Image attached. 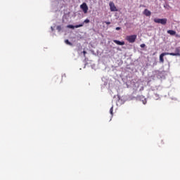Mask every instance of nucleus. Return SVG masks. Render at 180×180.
<instances>
[{
  "label": "nucleus",
  "mask_w": 180,
  "mask_h": 180,
  "mask_svg": "<svg viewBox=\"0 0 180 180\" xmlns=\"http://www.w3.org/2000/svg\"><path fill=\"white\" fill-rule=\"evenodd\" d=\"M82 26H84V23H82L80 25H67V27L68 29H78V27H82Z\"/></svg>",
  "instance_id": "obj_6"
},
{
  "label": "nucleus",
  "mask_w": 180,
  "mask_h": 180,
  "mask_svg": "<svg viewBox=\"0 0 180 180\" xmlns=\"http://www.w3.org/2000/svg\"><path fill=\"white\" fill-rule=\"evenodd\" d=\"M110 115H112V116H113V106H112L110 109Z\"/></svg>",
  "instance_id": "obj_11"
},
{
  "label": "nucleus",
  "mask_w": 180,
  "mask_h": 180,
  "mask_svg": "<svg viewBox=\"0 0 180 180\" xmlns=\"http://www.w3.org/2000/svg\"><path fill=\"white\" fill-rule=\"evenodd\" d=\"M120 29H121V28H120V27H117L115 28L116 30H120Z\"/></svg>",
  "instance_id": "obj_18"
},
{
  "label": "nucleus",
  "mask_w": 180,
  "mask_h": 180,
  "mask_svg": "<svg viewBox=\"0 0 180 180\" xmlns=\"http://www.w3.org/2000/svg\"><path fill=\"white\" fill-rule=\"evenodd\" d=\"M67 77V75H65V74H63L62 75V79H64V78H66Z\"/></svg>",
  "instance_id": "obj_14"
},
{
  "label": "nucleus",
  "mask_w": 180,
  "mask_h": 180,
  "mask_svg": "<svg viewBox=\"0 0 180 180\" xmlns=\"http://www.w3.org/2000/svg\"><path fill=\"white\" fill-rule=\"evenodd\" d=\"M89 19H86V20H84V21L82 22L83 23V25L84 24V23H89Z\"/></svg>",
  "instance_id": "obj_12"
},
{
  "label": "nucleus",
  "mask_w": 180,
  "mask_h": 180,
  "mask_svg": "<svg viewBox=\"0 0 180 180\" xmlns=\"http://www.w3.org/2000/svg\"><path fill=\"white\" fill-rule=\"evenodd\" d=\"M65 43L68 46H72V43H71L68 39H65Z\"/></svg>",
  "instance_id": "obj_10"
},
{
  "label": "nucleus",
  "mask_w": 180,
  "mask_h": 180,
  "mask_svg": "<svg viewBox=\"0 0 180 180\" xmlns=\"http://www.w3.org/2000/svg\"><path fill=\"white\" fill-rule=\"evenodd\" d=\"M105 24H106V25H110V22H109V21H105Z\"/></svg>",
  "instance_id": "obj_17"
},
{
  "label": "nucleus",
  "mask_w": 180,
  "mask_h": 180,
  "mask_svg": "<svg viewBox=\"0 0 180 180\" xmlns=\"http://www.w3.org/2000/svg\"><path fill=\"white\" fill-rule=\"evenodd\" d=\"M155 23H160V25H167V19L166 18H155Z\"/></svg>",
  "instance_id": "obj_3"
},
{
  "label": "nucleus",
  "mask_w": 180,
  "mask_h": 180,
  "mask_svg": "<svg viewBox=\"0 0 180 180\" xmlns=\"http://www.w3.org/2000/svg\"><path fill=\"white\" fill-rule=\"evenodd\" d=\"M143 15H145V16H151V11L146 8L143 11Z\"/></svg>",
  "instance_id": "obj_8"
},
{
  "label": "nucleus",
  "mask_w": 180,
  "mask_h": 180,
  "mask_svg": "<svg viewBox=\"0 0 180 180\" xmlns=\"http://www.w3.org/2000/svg\"><path fill=\"white\" fill-rule=\"evenodd\" d=\"M113 41H114V43H115V44H117L118 46H124V41H120L114 39Z\"/></svg>",
  "instance_id": "obj_7"
},
{
  "label": "nucleus",
  "mask_w": 180,
  "mask_h": 180,
  "mask_svg": "<svg viewBox=\"0 0 180 180\" xmlns=\"http://www.w3.org/2000/svg\"><path fill=\"white\" fill-rule=\"evenodd\" d=\"M80 8L82 10L84 13H88V5H86V3H83L81 4Z\"/></svg>",
  "instance_id": "obj_5"
},
{
  "label": "nucleus",
  "mask_w": 180,
  "mask_h": 180,
  "mask_svg": "<svg viewBox=\"0 0 180 180\" xmlns=\"http://www.w3.org/2000/svg\"><path fill=\"white\" fill-rule=\"evenodd\" d=\"M176 53H162L160 55V62L164 63V56H180V50L179 48H176L175 49Z\"/></svg>",
  "instance_id": "obj_1"
},
{
  "label": "nucleus",
  "mask_w": 180,
  "mask_h": 180,
  "mask_svg": "<svg viewBox=\"0 0 180 180\" xmlns=\"http://www.w3.org/2000/svg\"><path fill=\"white\" fill-rule=\"evenodd\" d=\"M137 39L136 34L133 35H127L125 38V40L128 41L129 43H134Z\"/></svg>",
  "instance_id": "obj_2"
},
{
  "label": "nucleus",
  "mask_w": 180,
  "mask_h": 180,
  "mask_svg": "<svg viewBox=\"0 0 180 180\" xmlns=\"http://www.w3.org/2000/svg\"><path fill=\"white\" fill-rule=\"evenodd\" d=\"M141 49H144V47H146V44H141Z\"/></svg>",
  "instance_id": "obj_15"
},
{
  "label": "nucleus",
  "mask_w": 180,
  "mask_h": 180,
  "mask_svg": "<svg viewBox=\"0 0 180 180\" xmlns=\"http://www.w3.org/2000/svg\"><path fill=\"white\" fill-rule=\"evenodd\" d=\"M83 54H84V58H85V57H86V51H83Z\"/></svg>",
  "instance_id": "obj_16"
},
{
  "label": "nucleus",
  "mask_w": 180,
  "mask_h": 180,
  "mask_svg": "<svg viewBox=\"0 0 180 180\" xmlns=\"http://www.w3.org/2000/svg\"><path fill=\"white\" fill-rule=\"evenodd\" d=\"M56 29H57V30H58V32H60L61 26L60 25L57 26Z\"/></svg>",
  "instance_id": "obj_13"
},
{
  "label": "nucleus",
  "mask_w": 180,
  "mask_h": 180,
  "mask_svg": "<svg viewBox=\"0 0 180 180\" xmlns=\"http://www.w3.org/2000/svg\"><path fill=\"white\" fill-rule=\"evenodd\" d=\"M167 33L169 34H171V36H175V34H176V32H175L174 30H168Z\"/></svg>",
  "instance_id": "obj_9"
},
{
  "label": "nucleus",
  "mask_w": 180,
  "mask_h": 180,
  "mask_svg": "<svg viewBox=\"0 0 180 180\" xmlns=\"http://www.w3.org/2000/svg\"><path fill=\"white\" fill-rule=\"evenodd\" d=\"M109 6L111 12H117V8H116V6L115 5V3H113V1H110L109 3Z\"/></svg>",
  "instance_id": "obj_4"
}]
</instances>
